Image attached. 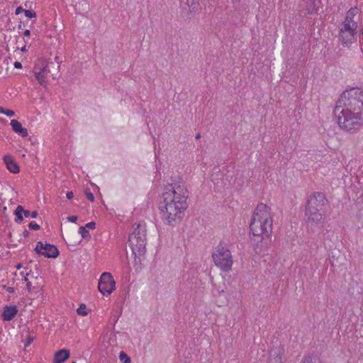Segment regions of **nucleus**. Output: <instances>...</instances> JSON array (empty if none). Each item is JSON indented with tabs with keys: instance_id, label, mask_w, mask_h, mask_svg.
<instances>
[{
	"instance_id": "obj_41",
	"label": "nucleus",
	"mask_w": 363,
	"mask_h": 363,
	"mask_svg": "<svg viewBox=\"0 0 363 363\" xmlns=\"http://www.w3.org/2000/svg\"><path fill=\"white\" fill-rule=\"evenodd\" d=\"M26 287H27L28 290L29 291H30V290H31V283L30 282H28L27 284H26Z\"/></svg>"
},
{
	"instance_id": "obj_13",
	"label": "nucleus",
	"mask_w": 363,
	"mask_h": 363,
	"mask_svg": "<svg viewBox=\"0 0 363 363\" xmlns=\"http://www.w3.org/2000/svg\"><path fill=\"white\" fill-rule=\"evenodd\" d=\"M12 130L16 133H18L19 135H21L23 138L27 137L28 135V130L25 128H23L22 124L17 120L13 119L11 121L10 123Z\"/></svg>"
},
{
	"instance_id": "obj_44",
	"label": "nucleus",
	"mask_w": 363,
	"mask_h": 363,
	"mask_svg": "<svg viewBox=\"0 0 363 363\" xmlns=\"http://www.w3.org/2000/svg\"><path fill=\"white\" fill-rule=\"evenodd\" d=\"M201 138V135L200 133H198L196 135V139L198 140Z\"/></svg>"
},
{
	"instance_id": "obj_6",
	"label": "nucleus",
	"mask_w": 363,
	"mask_h": 363,
	"mask_svg": "<svg viewBox=\"0 0 363 363\" xmlns=\"http://www.w3.org/2000/svg\"><path fill=\"white\" fill-rule=\"evenodd\" d=\"M212 258L216 267L224 272L231 271L233 264V257L229 249L223 243L215 248Z\"/></svg>"
},
{
	"instance_id": "obj_26",
	"label": "nucleus",
	"mask_w": 363,
	"mask_h": 363,
	"mask_svg": "<svg viewBox=\"0 0 363 363\" xmlns=\"http://www.w3.org/2000/svg\"><path fill=\"white\" fill-rule=\"evenodd\" d=\"M119 359L123 363H130V358L128 356V354L123 352L121 351L119 354Z\"/></svg>"
},
{
	"instance_id": "obj_43",
	"label": "nucleus",
	"mask_w": 363,
	"mask_h": 363,
	"mask_svg": "<svg viewBox=\"0 0 363 363\" xmlns=\"http://www.w3.org/2000/svg\"><path fill=\"white\" fill-rule=\"evenodd\" d=\"M28 274L27 273V274H26V277H25V278H24V281H27V283L28 282V277H28Z\"/></svg>"
},
{
	"instance_id": "obj_5",
	"label": "nucleus",
	"mask_w": 363,
	"mask_h": 363,
	"mask_svg": "<svg viewBox=\"0 0 363 363\" xmlns=\"http://www.w3.org/2000/svg\"><path fill=\"white\" fill-rule=\"evenodd\" d=\"M337 106H344L347 109L363 113V90L359 88H352L345 91L339 98Z\"/></svg>"
},
{
	"instance_id": "obj_25",
	"label": "nucleus",
	"mask_w": 363,
	"mask_h": 363,
	"mask_svg": "<svg viewBox=\"0 0 363 363\" xmlns=\"http://www.w3.org/2000/svg\"><path fill=\"white\" fill-rule=\"evenodd\" d=\"M77 312L79 315L85 316L88 314V311L86 310V306L84 303H82L79 307L77 308Z\"/></svg>"
},
{
	"instance_id": "obj_2",
	"label": "nucleus",
	"mask_w": 363,
	"mask_h": 363,
	"mask_svg": "<svg viewBox=\"0 0 363 363\" xmlns=\"http://www.w3.org/2000/svg\"><path fill=\"white\" fill-rule=\"evenodd\" d=\"M271 208L263 203H259L252 214L250 230L254 236L268 238L272 231Z\"/></svg>"
},
{
	"instance_id": "obj_22",
	"label": "nucleus",
	"mask_w": 363,
	"mask_h": 363,
	"mask_svg": "<svg viewBox=\"0 0 363 363\" xmlns=\"http://www.w3.org/2000/svg\"><path fill=\"white\" fill-rule=\"evenodd\" d=\"M23 212H24V208L19 205L16 207V210L14 211V215L16 216L15 218V222L17 223H21L23 220Z\"/></svg>"
},
{
	"instance_id": "obj_29",
	"label": "nucleus",
	"mask_w": 363,
	"mask_h": 363,
	"mask_svg": "<svg viewBox=\"0 0 363 363\" xmlns=\"http://www.w3.org/2000/svg\"><path fill=\"white\" fill-rule=\"evenodd\" d=\"M28 228L29 229L34 230H38L40 228V225L34 221H32L29 223Z\"/></svg>"
},
{
	"instance_id": "obj_39",
	"label": "nucleus",
	"mask_w": 363,
	"mask_h": 363,
	"mask_svg": "<svg viewBox=\"0 0 363 363\" xmlns=\"http://www.w3.org/2000/svg\"><path fill=\"white\" fill-rule=\"evenodd\" d=\"M6 291L9 293H13L14 292V288L13 287H7Z\"/></svg>"
},
{
	"instance_id": "obj_28",
	"label": "nucleus",
	"mask_w": 363,
	"mask_h": 363,
	"mask_svg": "<svg viewBox=\"0 0 363 363\" xmlns=\"http://www.w3.org/2000/svg\"><path fill=\"white\" fill-rule=\"evenodd\" d=\"M24 14L26 17L29 18H33L36 16V13L32 10H26L24 11Z\"/></svg>"
},
{
	"instance_id": "obj_35",
	"label": "nucleus",
	"mask_w": 363,
	"mask_h": 363,
	"mask_svg": "<svg viewBox=\"0 0 363 363\" xmlns=\"http://www.w3.org/2000/svg\"><path fill=\"white\" fill-rule=\"evenodd\" d=\"M24 11H25V9H23L21 6H18L16 8L15 13L16 15H18L22 12L24 13Z\"/></svg>"
},
{
	"instance_id": "obj_3",
	"label": "nucleus",
	"mask_w": 363,
	"mask_h": 363,
	"mask_svg": "<svg viewBox=\"0 0 363 363\" xmlns=\"http://www.w3.org/2000/svg\"><path fill=\"white\" fill-rule=\"evenodd\" d=\"M334 114L340 128L346 132L360 129L363 123V113L335 106Z\"/></svg>"
},
{
	"instance_id": "obj_46",
	"label": "nucleus",
	"mask_w": 363,
	"mask_h": 363,
	"mask_svg": "<svg viewBox=\"0 0 363 363\" xmlns=\"http://www.w3.org/2000/svg\"><path fill=\"white\" fill-rule=\"evenodd\" d=\"M360 35L362 36L363 38V28L360 30Z\"/></svg>"
},
{
	"instance_id": "obj_42",
	"label": "nucleus",
	"mask_w": 363,
	"mask_h": 363,
	"mask_svg": "<svg viewBox=\"0 0 363 363\" xmlns=\"http://www.w3.org/2000/svg\"><path fill=\"white\" fill-rule=\"evenodd\" d=\"M5 111H6V108L0 106V113H3V114H5Z\"/></svg>"
},
{
	"instance_id": "obj_20",
	"label": "nucleus",
	"mask_w": 363,
	"mask_h": 363,
	"mask_svg": "<svg viewBox=\"0 0 363 363\" xmlns=\"http://www.w3.org/2000/svg\"><path fill=\"white\" fill-rule=\"evenodd\" d=\"M311 4L307 8V11L308 14H314L317 13L319 9L322 6L321 0H310Z\"/></svg>"
},
{
	"instance_id": "obj_4",
	"label": "nucleus",
	"mask_w": 363,
	"mask_h": 363,
	"mask_svg": "<svg viewBox=\"0 0 363 363\" xmlns=\"http://www.w3.org/2000/svg\"><path fill=\"white\" fill-rule=\"evenodd\" d=\"M128 242L134 257L140 259L146 252V225L144 222L134 224L133 230L128 238Z\"/></svg>"
},
{
	"instance_id": "obj_7",
	"label": "nucleus",
	"mask_w": 363,
	"mask_h": 363,
	"mask_svg": "<svg viewBox=\"0 0 363 363\" xmlns=\"http://www.w3.org/2000/svg\"><path fill=\"white\" fill-rule=\"evenodd\" d=\"M357 23L342 22L339 26L338 40L341 45L350 48L357 40Z\"/></svg>"
},
{
	"instance_id": "obj_12",
	"label": "nucleus",
	"mask_w": 363,
	"mask_h": 363,
	"mask_svg": "<svg viewBox=\"0 0 363 363\" xmlns=\"http://www.w3.org/2000/svg\"><path fill=\"white\" fill-rule=\"evenodd\" d=\"M4 162L6 165L7 169L13 174H17L20 171L19 166L15 161L14 158L11 155H5L4 157Z\"/></svg>"
},
{
	"instance_id": "obj_21",
	"label": "nucleus",
	"mask_w": 363,
	"mask_h": 363,
	"mask_svg": "<svg viewBox=\"0 0 363 363\" xmlns=\"http://www.w3.org/2000/svg\"><path fill=\"white\" fill-rule=\"evenodd\" d=\"M34 69H35L34 74H35L36 79L38 81V82L42 86H45L47 76L44 74V72H43L41 70H40L37 67H35Z\"/></svg>"
},
{
	"instance_id": "obj_38",
	"label": "nucleus",
	"mask_w": 363,
	"mask_h": 363,
	"mask_svg": "<svg viewBox=\"0 0 363 363\" xmlns=\"http://www.w3.org/2000/svg\"><path fill=\"white\" fill-rule=\"evenodd\" d=\"M30 233L28 230H25L23 232V235L26 238L29 235Z\"/></svg>"
},
{
	"instance_id": "obj_1",
	"label": "nucleus",
	"mask_w": 363,
	"mask_h": 363,
	"mask_svg": "<svg viewBox=\"0 0 363 363\" xmlns=\"http://www.w3.org/2000/svg\"><path fill=\"white\" fill-rule=\"evenodd\" d=\"M188 197L189 192L183 182L164 186L159 209L166 224L174 226L182 220L188 208Z\"/></svg>"
},
{
	"instance_id": "obj_17",
	"label": "nucleus",
	"mask_w": 363,
	"mask_h": 363,
	"mask_svg": "<svg viewBox=\"0 0 363 363\" xmlns=\"http://www.w3.org/2000/svg\"><path fill=\"white\" fill-rule=\"evenodd\" d=\"M42 67L38 68L40 70H41L44 74L47 76L48 73H50L53 69H59L60 65L59 62H45L43 63Z\"/></svg>"
},
{
	"instance_id": "obj_15",
	"label": "nucleus",
	"mask_w": 363,
	"mask_h": 363,
	"mask_svg": "<svg viewBox=\"0 0 363 363\" xmlns=\"http://www.w3.org/2000/svg\"><path fill=\"white\" fill-rule=\"evenodd\" d=\"M283 350L276 348L271 350L268 363H282Z\"/></svg>"
},
{
	"instance_id": "obj_49",
	"label": "nucleus",
	"mask_w": 363,
	"mask_h": 363,
	"mask_svg": "<svg viewBox=\"0 0 363 363\" xmlns=\"http://www.w3.org/2000/svg\"><path fill=\"white\" fill-rule=\"evenodd\" d=\"M360 43L363 45V41L362 43L360 42Z\"/></svg>"
},
{
	"instance_id": "obj_45",
	"label": "nucleus",
	"mask_w": 363,
	"mask_h": 363,
	"mask_svg": "<svg viewBox=\"0 0 363 363\" xmlns=\"http://www.w3.org/2000/svg\"><path fill=\"white\" fill-rule=\"evenodd\" d=\"M18 29H21L22 28V23L21 22L20 23V24L18 26Z\"/></svg>"
},
{
	"instance_id": "obj_8",
	"label": "nucleus",
	"mask_w": 363,
	"mask_h": 363,
	"mask_svg": "<svg viewBox=\"0 0 363 363\" xmlns=\"http://www.w3.org/2000/svg\"><path fill=\"white\" fill-rule=\"evenodd\" d=\"M98 289L104 296H109L113 291V278L110 272L101 274L98 283Z\"/></svg>"
},
{
	"instance_id": "obj_27",
	"label": "nucleus",
	"mask_w": 363,
	"mask_h": 363,
	"mask_svg": "<svg viewBox=\"0 0 363 363\" xmlns=\"http://www.w3.org/2000/svg\"><path fill=\"white\" fill-rule=\"evenodd\" d=\"M23 216L26 218L31 217L33 218H35L38 216V213L37 211H33V212H30L28 210L24 209Z\"/></svg>"
},
{
	"instance_id": "obj_33",
	"label": "nucleus",
	"mask_w": 363,
	"mask_h": 363,
	"mask_svg": "<svg viewBox=\"0 0 363 363\" xmlns=\"http://www.w3.org/2000/svg\"><path fill=\"white\" fill-rule=\"evenodd\" d=\"M78 217L77 216H72L67 217V220L71 223H75L77 220Z\"/></svg>"
},
{
	"instance_id": "obj_48",
	"label": "nucleus",
	"mask_w": 363,
	"mask_h": 363,
	"mask_svg": "<svg viewBox=\"0 0 363 363\" xmlns=\"http://www.w3.org/2000/svg\"><path fill=\"white\" fill-rule=\"evenodd\" d=\"M52 79H55V77L54 76V74H52Z\"/></svg>"
},
{
	"instance_id": "obj_24",
	"label": "nucleus",
	"mask_w": 363,
	"mask_h": 363,
	"mask_svg": "<svg viewBox=\"0 0 363 363\" xmlns=\"http://www.w3.org/2000/svg\"><path fill=\"white\" fill-rule=\"evenodd\" d=\"M79 233L81 235L82 238L85 240H89L91 238L89 232L85 229V227L84 226L79 227Z\"/></svg>"
},
{
	"instance_id": "obj_18",
	"label": "nucleus",
	"mask_w": 363,
	"mask_h": 363,
	"mask_svg": "<svg viewBox=\"0 0 363 363\" xmlns=\"http://www.w3.org/2000/svg\"><path fill=\"white\" fill-rule=\"evenodd\" d=\"M182 4L186 5L188 7L189 13L188 17L191 18L190 14L195 13L198 11L199 4L195 0H180Z\"/></svg>"
},
{
	"instance_id": "obj_14",
	"label": "nucleus",
	"mask_w": 363,
	"mask_h": 363,
	"mask_svg": "<svg viewBox=\"0 0 363 363\" xmlns=\"http://www.w3.org/2000/svg\"><path fill=\"white\" fill-rule=\"evenodd\" d=\"M18 313V308L16 306H5L2 313V319L4 320H11Z\"/></svg>"
},
{
	"instance_id": "obj_47",
	"label": "nucleus",
	"mask_w": 363,
	"mask_h": 363,
	"mask_svg": "<svg viewBox=\"0 0 363 363\" xmlns=\"http://www.w3.org/2000/svg\"><path fill=\"white\" fill-rule=\"evenodd\" d=\"M21 267V264H18L17 266H16V268L17 269H20Z\"/></svg>"
},
{
	"instance_id": "obj_50",
	"label": "nucleus",
	"mask_w": 363,
	"mask_h": 363,
	"mask_svg": "<svg viewBox=\"0 0 363 363\" xmlns=\"http://www.w3.org/2000/svg\"><path fill=\"white\" fill-rule=\"evenodd\" d=\"M72 363H76L75 362H72Z\"/></svg>"
},
{
	"instance_id": "obj_9",
	"label": "nucleus",
	"mask_w": 363,
	"mask_h": 363,
	"mask_svg": "<svg viewBox=\"0 0 363 363\" xmlns=\"http://www.w3.org/2000/svg\"><path fill=\"white\" fill-rule=\"evenodd\" d=\"M35 251L37 254L48 258H56L60 253L56 246L48 243L44 244L42 241L37 242Z\"/></svg>"
},
{
	"instance_id": "obj_32",
	"label": "nucleus",
	"mask_w": 363,
	"mask_h": 363,
	"mask_svg": "<svg viewBox=\"0 0 363 363\" xmlns=\"http://www.w3.org/2000/svg\"><path fill=\"white\" fill-rule=\"evenodd\" d=\"M6 116L9 117H13L15 116V112L10 109H6L5 114Z\"/></svg>"
},
{
	"instance_id": "obj_37",
	"label": "nucleus",
	"mask_w": 363,
	"mask_h": 363,
	"mask_svg": "<svg viewBox=\"0 0 363 363\" xmlns=\"http://www.w3.org/2000/svg\"><path fill=\"white\" fill-rule=\"evenodd\" d=\"M66 196L68 199H72L74 196L72 191H67L66 194Z\"/></svg>"
},
{
	"instance_id": "obj_11",
	"label": "nucleus",
	"mask_w": 363,
	"mask_h": 363,
	"mask_svg": "<svg viewBox=\"0 0 363 363\" xmlns=\"http://www.w3.org/2000/svg\"><path fill=\"white\" fill-rule=\"evenodd\" d=\"M326 202L327 199L323 193L315 192L308 200L306 208L322 211V208Z\"/></svg>"
},
{
	"instance_id": "obj_36",
	"label": "nucleus",
	"mask_w": 363,
	"mask_h": 363,
	"mask_svg": "<svg viewBox=\"0 0 363 363\" xmlns=\"http://www.w3.org/2000/svg\"><path fill=\"white\" fill-rule=\"evenodd\" d=\"M14 67L16 69H21L22 68V65L20 62L16 61L14 62Z\"/></svg>"
},
{
	"instance_id": "obj_23",
	"label": "nucleus",
	"mask_w": 363,
	"mask_h": 363,
	"mask_svg": "<svg viewBox=\"0 0 363 363\" xmlns=\"http://www.w3.org/2000/svg\"><path fill=\"white\" fill-rule=\"evenodd\" d=\"M301 363H320V359L314 356L307 355L305 356Z\"/></svg>"
},
{
	"instance_id": "obj_16",
	"label": "nucleus",
	"mask_w": 363,
	"mask_h": 363,
	"mask_svg": "<svg viewBox=\"0 0 363 363\" xmlns=\"http://www.w3.org/2000/svg\"><path fill=\"white\" fill-rule=\"evenodd\" d=\"M70 353L68 350L62 349L57 351L54 354L53 363H62L69 357Z\"/></svg>"
},
{
	"instance_id": "obj_31",
	"label": "nucleus",
	"mask_w": 363,
	"mask_h": 363,
	"mask_svg": "<svg viewBox=\"0 0 363 363\" xmlns=\"http://www.w3.org/2000/svg\"><path fill=\"white\" fill-rule=\"evenodd\" d=\"M84 227H85V229L89 228V229L94 230L96 228V223L94 221L89 222V223H86Z\"/></svg>"
},
{
	"instance_id": "obj_34",
	"label": "nucleus",
	"mask_w": 363,
	"mask_h": 363,
	"mask_svg": "<svg viewBox=\"0 0 363 363\" xmlns=\"http://www.w3.org/2000/svg\"><path fill=\"white\" fill-rule=\"evenodd\" d=\"M34 340V337L29 335L27 339V342L25 344V347L28 346Z\"/></svg>"
},
{
	"instance_id": "obj_10",
	"label": "nucleus",
	"mask_w": 363,
	"mask_h": 363,
	"mask_svg": "<svg viewBox=\"0 0 363 363\" xmlns=\"http://www.w3.org/2000/svg\"><path fill=\"white\" fill-rule=\"evenodd\" d=\"M306 220L308 225H318L323 222V213L320 210L306 208Z\"/></svg>"
},
{
	"instance_id": "obj_40",
	"label": "nucleus",
	"mask_w": 363,
	"mask_h": 363,
	"mask_svg": "<svg viewBox=\"0 0 363 363\" xmlns=\"http://www.w3.org/2000/svg\"><path fill=\"white\" fill-rule=\"evenodd\" d=\"M24 36H29L30 35V31L29 30H26L23 33Z\"/></svg>"
},
{
	"instance_id": "obj_30",
	"label": "nucleus",
	"mask_w": 363,
	"mask_h": 363,
	"mask_svg": "<svg viewBox=\"0 0 363 363\" xmlns=\"http://www.w3.org/2000/svg\"><path fill=\"white\" fill-rule=\"evenodd\" d=\"M85 195L87 199H89L90 201L93 202L94 201V196L90 191L86 190Z\"/></svg>"
},
{
	"instance_id": "obj_19",
	"label": "nucleus",
	"mask_w": 363,
	"mask_h": 363,
	"mask_svg": "<svg viewBox=\"0 0 363 363\" xmlns=\"http://www.w3.org/2000/svg\"><path fill=\"white\" fill-rule=\"evenodd\" d=\"M357 7H352L350 9L347 11L345 19L342 22L347 23H357V22L354 20V17L357 14Z\"/></svg>"
}]
</instances>
